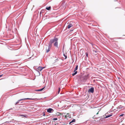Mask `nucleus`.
<instances>
[{
    "instance_id": "nucleus-18",
    "label": "nucleus",
    "mask_w": 125,
    "mask_h": 125,
    "mask_svg": "<svg viewBox=\"0 0 125 125\" xmlns=\"http://www.w3.org/2000/svg\"><path fill=\"white\" fill-rule=\"evenodd\" d=\"M53 120H57V118H54L53 119Z\"/></svg>"
},
{
    "instance_id": "nucleus-9",
    "label": "nucleus",
    "mask_w": 125,
    "mask_h": 125,
    "mask_svg": "<svg viewBox=\"0 0 125 125\" xmlns=\"http://www.w3.org/2000/svg\"><path fill=\"white\" fill-rule=\"evenodd\" d=\"M78 68V65H77L76 66L75 68V69L74 70V72H75V71H76V70H77Z\"/></svg>"
},
{
    "instance_id": "nucleus-21",
    "label": "nucleus",
    "mask_w": 125,
    "mask_h": 125,
    "mask_svg": "<svg viewBox=\"0 0 125 125\" xmlns=\"http://www.w3.org/2000/svg\"><path fill=\"white\" fill-rule=\"evenodd\" d=\"M20 116H25L24 115H20Z\"/></svg>"
},
{
    "instance_id": "nucleus-14",
    "label": "nucleus",
    "mask_w": 125,
    "mask_h": 125,
    "mask_svg": "<svg viewBox=\"0 0 125 125\" xmlns=\"http://www.w3.org/2000/svg\"><path fill=\"white\" fill-rule=\"evenodd\" d=\"M44 87H43V88H42V89H41L38 90L37 91H42V90H43L44 89Z\"/></svg>"
},
{
    "instance_id": "nucleus-1",
    "label": "nucleus",
    "mask_w": 125,
    "mask_h": 125,
    "mask_svg": "<svg viewBox=\"0 0 125 125\" xmlns=\"http://www.w3.org/2000/svg\"><path fill=\"white\" fill-rule=\"evenodd\" d=\"M58 40V39L57 38H55L53 39H52L50 41L51 44L53 42H55L54 43V45L57 47H58V43L57 41Z\"/></svg>"
},
{
    "instance_id": "nucleus-2",
    "label": "nucleus",
    "mask_w": 125,
    "mask_h": 125,
    "mask_svg": "<svg viewBox=\"0 0 125 125\" xmlns=\"http://www.w3.org/2000/svg\"><path fill=\"white\" fill-rule=\"evenodd\" d=\"M94 92V88L93 87H92L90 89H89L88 91V92H91L92 93H93Z\"/></svg>"
},
{
    "instance_id": "nucleus-12",
    "label": "nucleus",
    "mask_w": 125,
    "mask_h": 125,
    "mask_svg": "<svg viewBox=\"0 0 125 125\" xmlns=\"http://www.w3.org/2000/svg\"><path fill=\"white\" fill-rule=\"evenodd\" d=\"M51 8L50 7H47L46 8V9L47 10H50Z\"/></svg>"
},
{
    "instance_id": "nucleus-11",
    "label": "nucleus",
    "mask_w": 125,
    "mask_h": 125,
    "mask_svg": "<svg viewBox=\"0 0 125 125\" xmlns=\"http://www.w3.org/2000/svg\"><path fill=\"white\" fill-rule=\"evenodd\" d=\"M23 100V99H21L19 100L16 103V104H17L19 102L21 101V100Z\"/></svg>"
},
{
    "instance_id": "nucleus-17",
    "label": "nucleus",
    "mask_w": 125,
    "mask_h": 125,
    "mask_svg": "<svg viewBox=\"0 0 125 125\" xmlns=\"http://www.w3.org/2000/svg\"><path fill=\"white\" fill-rule=\"evenodd\" d=\"M63 55L65 57V59H66L67 58V56L65 54H63Z\"/></svg>"
},
{
    "instance_id": "nucleus-22",
    "label": "nucleus",
    "mask_w": 125,
    "mask_h": 125,
    "mask_svg": "<svg viewBox=\"0 0 125 125\" xmlns=\"http://www.w3.org/2000/svg\"><path fill=\"white\" fill-rule=\"evenodd\" d=\"M44 113V114H43V116H45V113L44 112V113Z\"/></svg>"
},
{
    "instance_id": "nucleus-16",
    "label": "nucleus",
    "mask_w": 125,
    "mask_h": 125,
    "mask_svg": "<svg viewBox=\"0 0 125 125\" xmlns=\"http://www.w3.org/2000/svg\"><path fill=\"white\" fill-rule=\"evenodd\" d=\"M50 48L49 47L48 48V49L47 50V52H48L49 51H50Z\"/></svg>"
},
{
    "instance_id": "nucleus-7",
    "label": "nucleus",
    "mask_w": 125,
    "mask_h": 125,
    "mask_svg": "<svg viewBox=\"0 0 125 125\" xmlns=\"http://www.w3.org/2000/svg\"><path fill=\"white\" fill-rule=\"evenodd\" d=\"M23 100H25V99H30V100H34L35 99H32V98H24L23 99H22Z\"/></svg>"
},
{
    "instance_id": "nucleus-20",
    "label": "nucleus",
    "mask_w": 125,
    "mask_h": 125,
    "mask_svg": "<svg viewBox=\"0 0 125 125\" xmlns=\"http://www.w3.org/2000/svg\"><path fill=\"white\" fill-rule=\"evenodd\" d=\"M124 115V114H122V115H120V116H123Z\"/></svg>"
},
{
    "instance_id": "nucleus-10",
    "label": "nucleus",
    "mask_w": 125,
    "mask_h": 125,
    "mask_svg": "<svg viewBox=\"0 0 125 125\" xmlns=\"http://www.w3.org/2000/svg\"><path fill=\"white\" fill-rule=\"evenodd\" d=\"M75 119H73V120L71 121L70 123L69 124H71V123L74 122H75Z\"/></svg>"
},
{
    "instance_id": "nucleus-23",
    "label": "nucleus",
    "mask_w": 125,
    "mask_h": 125,
    "mask_svg": "<svg viewBox=\"0 0 125 125\" xmlns=\"http://www.w3.org/2000/svg\"><path fill=\"white\" fill-rule=\"evenodd\" d=\"M2 75H0V77H1L2 76Z\"/></svg>"
},
{
    "instance_id": "nucleus-24",
    "label": "nucleus",
    "mask_w": 125,
    "mask_h": 125,
    "mask_svg": "<svg viewBox=\"0 0 125 125\" xmlns=\"http://www.w3.org/2000/svg\"><path fill=\"white\" fill-rule=\"evenodd\" d=\"M98 113H97L96 114H97H97H98Z\"/></svg>"
},
{
    "instance_id": "nucleus-8",
    "label": "nucleus",
    "mask_w": 125,
    "mask_h": 125,
    "mask_svg": "<svg viewBox=\"0 0 125 125\" xmlns=\"http://www.w3.org/2000/svg\"><path fill=\"white\" fill-rule=\"evenodd\" d=\"M74 72H75L74 73H73L72 74V75L73 76H74L77 73V71H75Z\"/></svg>"
},
{
    "instance_id": "nucleus-3",
    "label": "nucleus",
    "mask_w": 125,
    "mask_h": 125,
    "mask_svg": "<svg viewBox=\"0 0 125 125\" xmlns=\"http://www.w3.org/2000/svg\"><path fill=\"white\" fill-rule=\"evenodd\" d=\"M53 109L51 108H49L47 109V112L49 113H51L52 112V111H53Z\"/></svg>"
},
{
    "instance_id": "nucleus-5",
    "label": "nucleus",
    "mask_w": 125,
    "mask_h": 125,
    "mask_svg": "<svg viewBox=\"0 0 125 125\" xmlns=\"http://www.w3.org/2000/svg\"><path fill=\"white\" fill-rule=\"evenodd\" d=\"M73 26L71 24H69L68 26V29H69L71 27H72Z\"/></svg>"
},
{
    "instance_id": "nucleus-4",
    "label": "nucleus",
    "mask_w": 125,
    "mask_h": 125,
    "mask_svg": "<svg viewBox=\"0 0 125 125\" xmlns=\"http://www.w3.org/2000/svg\"><path fill=\"white\" fill-rule=\"evenodd\" d=\"M44 68V67H42L39 66L38 67V70L40 71H41Z\"/></svg>"
},
{
    "instance_id": "nucleus-6",
    "label": "nucleus",
    "mask_w": 125,
    "mask_h": 125,
    "mask_svg": "<svg viewBox=\"0 0 125 125\" xmlns=\"http://www.w3.org/2000/svg\"><path fill=\"white\" fill-rule=\"evenodd\" d=\"M123 107L122 106L120 105L117 107V108L120 109L122 108Z\"/></svg>"
},
{
    "instance_id": "nucleus-19",
    "label": "nucleus",
    "mask_w": 125,
    "mask_h": 125,
    "mask_svg": "<svg viewBox=\"0 0 125 125\" xmlns=\"http://www.w3.org/2000/svg\"><path fill=\"white\" fill-rule=\"evenodd\" d=\"M86 56L87 57H88V54L87 53H86Z\"/></svg>"
},
{
    "instance_id": "nucleus-15",
    "label": "nucleus",
    "mask_w": 125,
    "mask_h": 125,
    "mask_svg": "<svg viewBox=\"0 0 125 125\" xmlns=\"http://www.w3.org/2000/svg\"><path fill=\"white\" fill-rule=\"evenodd\" d=\"M60 88H59L58 89V94H59L60 92Z\"/></svg>"
},
{
    "instance_id": "nucleus-13",
    "label": "nucleus",
    "mask_w": 125,
    "mask_h": 125,
    "mask_svg": "<svg viewBox=\"0 0 125 125\" xmlns=\"http://www.w3.org/2000/svg\"><path fill=\"white\" fill-rule=\"evenodd\" d=\"M112 115H107V116H106L105 117V118H107L108 117H109L111 116H112Z\"/></svg>"
}]
</instances>
